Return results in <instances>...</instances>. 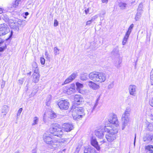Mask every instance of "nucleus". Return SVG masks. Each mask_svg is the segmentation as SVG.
Returning <instances> with one entry per match:
<instances>
[{
  "mask_svg": "<svg viewBox=\"0 0 153 153\" xmlns=\"http://www.w3.org/2000/svg\"><path fill=\"white\" fill-rule=\"evenodd\" d=\"M99 100V98H97L95 103L91 104V112H93L96 106L98 105V102Z\"/></svg>",
  "mask_w": 153,
  "mask_h": 153,
  "instance_id": "nucleus-21",
  "label": "nucleus"
},
{
  "mask_svg": "<svg viewBox=\"0 0 153 153\" xmlns=\"http://www.w3.org/2000/svg\"><path fill=\"white\" fill-rule=\"evenodd\" d=\"M150 79H153V69L151 71L150 74Z\"/></svg>",
  "mask_w": 153,
  "mask_h": 153,
  "instance_id": "nucleus-48",
  "label": "nucleus"
},
{
  "mask_svg": "<svg viewBox=\"0 0 153 153\" xmlns=\"http://www.w3.org/2000/svg\"><path fill=\"white\" fill-rule=\"evenodd\" d=\"M79 148L78 147H77L76 148V150L75 152V153H78L79 151Z\"/></svg>",
  "mask_w": 153,
  "mask_h": 153,
  "instance_id": "nucleus-51",
  "label": "nucleus"
},
{
  "mask_svg": "<svg viewBox=\"0 0 153 153\" xmlns=\"http://www.w3.org/2000/svg\"><path fill=\"white\" fill-rule=\"evenodd\" d=\"M75 85H71L70 86L66 87L64 90V92L65 93L70 95L73 93L75 91Z\"/></svg>",
  "mask_w": 153,
  "mask_h": 153,
  "instance_id": "nucleus-11",
  "label": "nucleus"
},
{
  "mask_svg": "<svg viewBox=\"0 0 153 153\" xmlns=\"http://www.w3.org/2000/svg\"><path fill=\"white\" fill-rule=\"evenodd\" d=\"M127 42V41L123 39V42H122V45H125L126 44Z\"/></svg>",
  "mask_w": 153,
  "mask_h": 153,
  "instance_id": "nucleus-49",
  "label": "nucleus"
},
{
  "mask_svg": "<svg viewBox=\"0 0 153 153\" xmlns=\"http://www.w3.org/2000/svg\"><path fill=\"white\" fill-rule=\"evenodd\" d=\"M22 108H20L19 110L17 112V116L18 117V116H19L22 112Z\"/></svg>",
  "mask_w": 153,
  "mask_h": 153,
  "instance_id": "nucleus-40",
  "label": "nucleus"
},
{
  "mask_svg": "<svg viewBox=\"0 0 153 153\" xmlns=\"http://www.w3.org/2000/svg\"><path fill=\"white\" fill-rule=\"evenodd\" d=\"M136 139V134H135V137H134V145H135V144Z\"/></svg>",
  "mask_w": 153,
  "mask_h": 153,
  "instance_id": "nucleus-60",
  "label": "nucleus"
},
{
  "mask_svg": "<svg viewBox=\"0 0 153 153\" xmlns=\"http://www.w3.org/2000/svg\"><path fill=\"white\" fill-rule=\"evenodd\" d=\"M28 15H29V13L28 12H26L25 13V15L26 16H27Z\"/></svg>",
  "mask_w": 153,
  "mask_h": 153,
  "instance_id": "nucleus-61",
  "label": "nucleus"
},
{
  "mask_svg": "<svg viewBox=\"0 0 153 153\" xmlns=\"http://www.w3.org/2000/svg\"><path fill=\"white\" fill-rule=\"evenodd\" d=\"M50 131L51 134L58 137H60L63 135V132L61 126L57 123L51 124Z\"/></svg>",
  "mask_w": 153,
  "mask_h": 153,
  "instance_id": "nucleus-4",
  "label": "nucleus"
},
{
  "mask_svg": "<svg viewBox=\"0 0 153 153\" xmlns=\"http://www.w3.org/2000/svg\"><path fill=\"white\" fill-rule=\"evenodd\" d=\"M32 66H33V70L34 71L36 70H37L38 71H39L37 64L36 62H33L32 64Z\"/></svg>",
  "mask_w": 153,
  "mask_h": 153,
  "instance_id": "nucleus-27",
  "label": "nucleus"
},
{
  "mask_svg": "<svg viewBox=\"0 0 153 153\" xmlns=\"http://www.w3.org/2000/svg\"><path fill=\"white\" fill-rule=\"evenodd\" d=\"M4 50V48H3L1 47H0V52H2Z\"/></svg>",
  "mask_w": 153,
  "mask_h": 153,
  "instance_id": "nucleus-53",
  "label": "nucleus"
},
{
  "mask_svg": "<svg viewBox=\"0 0 153 153\" xmlns=\"http://www.w3.org/2000/svg\"><path fill=\"white\" fill-rule=\"evenodd\" d=\"M54 51L55 55H56L59 54V50L57 47H56L54 48Z\"/></svg>",
  "mask_w": 153,
  "mask_h": 153,
  "instance_id": "nucleus-35",
  "label": "nucleus"
},
{
  "mask_svg": "<svg viewBox=\"0 0 153 153\" xmlns=\"http://www.w3.org/2000/svg\"><path fill=\"white\" fill-rule=\"evenodd\" d=\"M130 34L126 33V35L123 39L127 41V40L129 37Z\"/></svg>",
  "mask_w": 153,
  "mask_h": 153,
  "instance_id": "nucleus-37",
  "label": "nucleus"
},
{
  "mask_svg": "<svg viewBox=\"0 0 153 153\" xmlns=\"http://www.w3.org/2000/svg\"><path fill=\"white\" fill-rule=\"evenodd\" d=\"M74 100L78 104H79L83 101V98L80 95H76L75 96Z\"/></svg>",
  "mask_w": 153,
  "mask_h": 153,
  "instance_id": "nucleus-19",
  "label": "nucleus"
},
{
  "mask_svg": "<svg viewBox=\"0 0 153 153\" xmlns=\"http://www.w3.org/2000/svg\"><path fill=\"white\" fill-rule=\"evenodd\" d=\"M146 149L148 150L147 153H153V146L148 145L146 147Z\"/></svg>",
  "mask_w": 153,
  "mask_h": 153,
  "instance_id": "nucleus-22",
  "label": "nucleus"
},
{
  "mask_svg": "<svg viewBox=\"0 0 153 153\" xmlns=\"http://www.w3.org/2000/svg\"><path fill=\"white\" fill-rule=\"evenodd\" d=\"M43 139L44 142L48 145V147L51 149L57 148L60 146L58 140L51 137V135H44Z\"/></svg>",
  "mask_w": 153,
  "mask_h": 153,
  "instance_id": "nucleus-1",
  "label": "nucleus"
},
{
  "mask_svg": "<svg viewBox=\"0 0 153 153\" xmlns=\"http://www.w3.org/2000/svg\"><path fill=\"white\" fill-rule=\"evenodd\" d=\"M76 89L77 91H79L83 87V85L82 84L80 83L79 82L76 83Z\"/></svg>",
  "mask_w": 153,
  "mask_h": 153,
  "instance_id": "nucleus-25",
  "label": "nucleus"
},
{
  "mask_svg": "<svg viewBox=\"0 0 153 153\" xmlns=\"http://www.w3.org/2000/svg\"><path fill=\"white\" fill-rule=\"evenodd\" d=\"M98 16L97 15H96L93 16L91 19V21H94L98 17Z\"/></svg>",
  "mask_w": 153,
  "mask_h": 153,
  "instance_id": "nucleus-41",
  "label": "nucleus"
},
{
  "mask_svg": "<svg viewBox=\"0 0 153 153\" xmlns=\"http://www.w3.org/2000/svg\"><path fill=\"white\" fill-rule=\"evenodd\" d=\"M148 128L149 130L152 131L153 130V126L152 124H149L148 126Z\"/></svg>",
  "mask_w": 153,
  "mask_h": 153,
  "instance_id": "nucleus-39",
  "label": "nucleus"
},
{
  "mask_svg": "<svg viewBox=\"0 0 153 153\" xmlns=\"http://www.w3.org/2000/svg\"><path fill=\"white\" fill-rule=\"evenodd\" d=\"M59 107L62 110H67L69 108L70 104L67 100H61L58 103Z\"/></svg>",
  "mask_w": 153,
  "mask_h": 153,
  "instance_id": "nucleus-9",
  "label": "nucleus"
},
{
  "mask_svg": "<svg viewBox=\"0 0 153 153\" xmlns=\"http://www.w3.org/2000/svg\"><path fill=\"white\" fill-rule=\"evenodd\" d=\"M77 76L76 73H73L67 78L64 82V83L66 84L71 82Z\"/></svg>",
  "mask_w": 153,
  "mask_h": 153,
  "instance_id": "nucleus-17",
  "label": "nucleus"
},
{
  "mask_svg": "<svg viewBox=\"0 0 153 153\" xmlns=\"http://www.w3.org/2000/svg\"><path fill=\"white\" fill-rule=\"evenodd\" d=\"M32 153H36V151L35 149H34L32 150Z\"/></svg>",
  "mask_w": 153,
  "mask_h": 153,
  "instance_id": "nucleus-59",
  "label": "nucleus"
},
{
  "mask_svg": "<svg viewBox=\"0 0 153 153\" xmlns=\"http://www.w3.org/2000/svg\"><path fill=\"white\" fill-rule=\"evenodd\" d=\"M32 76V81L33 82L35 83L38 82L39 79V71H38L37 70H34Z\"/></svg>",
  "mask_w": 153,
  "mask_h": 153,
  "instance_id": "nucleus-14",
  "label": "nucleus"
},
{
  "mask_svg": "<svg viewBox=\"0 0 153 153\" xmlns=\"http://www.w3.org/2000/svg\"><path fill=\"white\" fill-rule=\"evenodd\" d=\"M108 134L105 135V137L108 142H112L116 138V134L118 132V129L116 127L114 126H108L107 128H106Z\"/></svg>",
  "mask_w": 153,
  "mask_h": 153,
  "instance_id": "nucleus-2",
  "label": "nucleus"
},
{
  "mask_svg": "<svg viewBox=\"0 0 153 153\" xmlns=\"http://www.w3.org/2000/svg\"><path fill=\"white\" fill-rule=\"evenodd\" d=\"M152 134H147L143 138V141L146 143L152 142Z\"/></svg>",
  "mask_w": 153,
  "mask_h": 153,
  "instance_id": "nucleus-18",
  "label": "nucleus"
},
{
  "mask_svg": "<svg viewBox=\"0 0 153 153\" xmlns=\"http://www.w3.org/2000/svg\"><path fill=\"white\" fill-rule=\"evenodd\" d=\"M1 36L0 35V36ZM3 42L4 41H3V40L2 39H1V38H0V44H1V43H3Z\"/></svg>",
  "mask_w": 153,
  "mask_h": 153,
  "instance_id": "nucleus-58",
  "label": "nucleus"
},
{
  "mask_svg": "<svg viewBox=\"0 0 153 153\" xmlns=\"http://www.w3.org/2000/svg\"><path fill=\"white\" fill-rule=\"evenodd\" d=\"M84 153H97L94 148L89 147L85 148L84 151Z\"/></svg>",
  "mask_w": 153,
  "mask_h": 153,
  "instance_id": "nucleus-20",
  "label": "nucleus"
},
{
  "mask_svg": "<svg viewBox=\"0 0 153 153\" xmlns=\"http://www.w3.org/2000/svg\"><path fill=\"white\" fill-rule=\"evenodd\" d=\"M143 5L142 3H140V4L138 6V8L137 9V11L143 12Z\"/></svg>",
  "mask_w": 153,
  "mask_h": 153,
  "instance_id": "nucleus-33",
  "label": "nucleus"
},
{
  "mask_svg": "<svg viewBox=\"0 0 153 153\" xmlns=\"http://www.w3.org/2000/svg\"><path fill=\"white\" fill-rule=\"evenodd\" d=\"M58 25V22L56 20H55L54 21V26L55 27L57 26Z\"/></svg>",
  "mask_w": 153,
  "mask_h": 153,
  "instance_id": "nucleus-45",
  "label": "nucleus"
},
{
  "mask_svg": "<svg viewBox=\"0 0 153 153\" xmlns=\"http://www.w3.org/2000/svg\"><path fill=\"white\" fill-rule=\"evenodd\" d=\"M40 62L42 65H44L45 64V60L44 58L41 57L40 58Z\"/></svg>",
  "mask_w": 153,
  "mask_h": 153,
  "instance_id": "nucleus-38",
  "label": "nucleus"
},
{
  "mask_svg": "<svg viewBox=\"0 0 153 153\" xmlns=\"http://www.w3.org/2000/svg\"><path fill=\"white\" fill-rule=\"evenodd\" d=\"M3 13V10L2 9L0 8V14L1 13Z\"/></svg>",
  "mask_w": 153,
  "mask_h": 153,
  "instance_id": "nucleus-62",
  "label": "nucleus"
},
{
  "mask_svg": "<svg viewBox=\"0 0 153 153\" xmlns=\"http://www.w3.org/2000/svg\"><path fill=\"white\" fill-rule=\"evenodd\" d=\"M56 117V114L53 112H51V114L50 115V117L51 119H52Z\"/></svg>",
  "mask_w": 153,
  "mask_h": 153,
  "instance_id": "nucleus-34",
  "label": "nucleus"
},
{
  "mask_svg": "<svg viewBox=\"0 0 153 153\" xmlns=\"http://www.w3.org/2000/svg\"><path fill=\"white\" fill-rule=\"evenodd\" d=\"M148 115L150 118L151 120H153V108L151 109L150 112L148 114Z\"/></svg>",
  "mask_w": 153,
  "mask_h": 153,
  "instance_id": "nucleus-28",
  "label": "nucleus"
},
{
  "mask_svg": "<svg viewBox=\"0 0 153 153\" xmlns=\"http://www.w3.org/2000/svg\"><path fill=\"white\" fill-rule=\"evenodd\" d=\"M105 12H103L102 13H101L100 14V16H101L102 15H104L105 14Z\"/></svg>",
  "mask_w": 153,
  "mask_h": 153,
  "instance_id": "nucleus-57",
  "label": "nucleus"
},
{
  "mask_svg": "<svg viewBox=\"0 0 153 153\" xmlns=\"http://www.w3.org/2000/svg\"><path fill=\"white\" fill-rule=\"evenodd\" d=\"M72 116L74 119H81L85 115V109L81 107H76L73 109Z\"/></svg>",
  "mask_w": 153,
  "mask_h": 153,
  "instance_id": "nucleus-5",
  "label": "nucleus"
},
{
  "mask_svg": "<svg viewBox=\"0 0 153 153\" xmlns=\"http://www.w3.org/2000/svg\"><path fill=\"white\" fill-rule=\"evenodd\" d=\"M10 29L8 26L5 23L0 24V35L4 36L10 32Z\"/></svg>",
  "mask_w": 153,
  "mask_h": 153,
  "instance_id": "nucleus-8",
  "label": "nucleus"
},
{
  "mask_svg": "<svg viewBox=\"0 0 153 153\" xmlns=\"http://www.w3.org/2000/svg\"><path fill=\"white\" fill-rule=\"evenodd\" d=\"M8 111V107L6 105H4L2 107L1 113H5L4 115H6V114L7 113Z\"/></svg>",
  "mask_w": 153,
  "mask_h": 153,
  "instance_id": "nucleus-23",
  "label": "nucleus"
},
{
  "mask_svg": "<svg viewBox=\"0 0 153 153\" xmlns=\"http://www.w3.org/2000/svg\"><path fill=\"white\" fill-rule=\"evenodd\" d=\"M127 4L124 3H120L119 4V6L121 9H124L126 7Z\"/></svg>",
  "mask_w": 153,
  "mask_h": 153,
  "instance_id": "nucleus-32",
  "label": "nucleus"
},
{
  "mask_svg": "<svg viewBox=\"0 0 153 153\" xmlns=\"http://www.w3.org/2000/svg\"><path fill=\"white\" fill-rule=\"evenodd\" d=\"M108 121L109 122L115 125V126L117 128V126H119V122L117 119V116L113 114L109 118Z\"/></svg>",
  "mask_w": 153,
  "mask_h": 153,
  "instance_id": "nucleus-10",
  "label": "nucleus"
},
{
  "mask_svg": "<svg viewBox=\"0 0 153 153\" xmlns=\"http://www.w3.org/2000/svg\"><path fill=\"white\" fill-rule=\"evenodd\" d=\"M128 90L129 93L131 95L135 96L136 94L137 88L136 85H131L129 86Z\"/></svg>",
  "mask_w": 153,
  "mask_h": 153,
  "instance_id": "nucleus-12",
  "label": "nucleus"
},
{
  "mask_svg": "<svg viewBox=\"0 0 153 153\" xmlns=\"http://www.w3.org/2000/svg\"><path fill=\"white\" fill-rule=\"evenodd\" d=\"M133 27L134 25L133 24H131L128 28V31H127L126 33L130 34Z\"/></svg>",
  "mask_w": 153,
  "mask_h": 153,
  "instance_id": "nucleus-30",
  "label": "nucleus"
},
{
  "mask_svg": "<svg viewBox=\"0 0 153 153\" xmlns=\"http://www.w3.org/2000/svg\"><path fill=\"white\" fill-rule=\"evenodd\" d=\"M62 127L64 131L66 132H69L72 130L74 128L72 124L65 123L62 126Z\"/></svg>",
  "mask_w": 153,
  "mask_h": 153,
  "instance_id": "nucleus-13",
  "label": "nucleus"
},
{
  "mask_svg": "<svg viewBox=\"0 0 153 153\" xmlns=\"http://www.w3.org/2000/svg\"><path fill=\"white\" fill-rule=\"evenodd\" d=\"M108 126L105 125L104 126H102L98 129L95 131V135L100 139H102L104 136V132H106V128H107Z\"/></svg>",
  "mask_w": 153,
  "mask_h": 153,
  "instance_id": "nucleus-7",
  "label": "nucleus"
},
{
  "mask_svg": "<svg viewBox=\"0 0 153 153\" xmlns=\"http://www.w3.org/2000/svg\"><path fill=\"white\" fill-rule=\"evenodd\" d=\"M149 104L151 106L153 107V98H152L150 100Z\"/></svg>",
  "mask_w": 153,
  "mask_h": 153,
  "instance_id": "nucleus-43",
  "label": "nucleus"
},
{
  "mask_svg": "<svg viewBox=\"0 0 153 153\" xmlns=\"http://www.w3.org/2000/svg\"><path fill=\"white\" fill-rule=\"evenodd\" d=\"M131 112V109L129 108H127L126 110L123 114L122 117V129L123 130L125 127L127 125L129 122V117Z\"/></svg>",
  "mask_w": 153,
  "mask_h": 153,
  "instance_id": "nucleus-6",
  "label": "nucleus"
},
{
  "mask_svg": "<svg viewBox=\"0 0 153 153\" xmlns=\"http://www.w3.org/2000/svg\"><path fill=\"white\" fill-rule=\"evenodd\" d=\"M88 76L90 79L94 82L102 83L106 79V75L105 73L94 72L90 73Z\"/></svg>",
  "mask_w": 153,
  "mask_h": 153,
  "instance_id": "nucleus-3",
  "label": "nucleus"
},
{
  "mask_svg": "<svg viewBox=\"0 0 153 153\" xmlns=\"http://www.w3.org/2000/svg\"><path fill=\"white\" fill-rule=\"evenodd\" d=\"M114 81L111 82L110 84L108 85V89H111L113 88L114 85Z\"/></svg>",
  "mask_w": 153,
  "mask_h": 153,
  "instance_id": "nucleus-36",
  "label": "nucleus"
},
{
  "mask_svg": "<svg viewBox=\"0 0 153 153\" xmlns=\"http://www.w3.org/2000/svg\"><path fill=\"white\" fill-rule=\"evenodd\" d=\"M108 0H102V2L103 3H107Z\"/></svg>",
  "mask_w": 153,
  "mask_h": 153,
  "instance_id": "nucleus-56",
  "label": "nucleus"
},
{
  "mask_svg": "<svg viewBox=\"0 0 153 153\" xmlns=\"http://www.w3.org/2000/svg\"><path fill=\"white\" fill-rule=\"evenodd\" d=\"M92 22V21H91V19L90 20L88 21L86 23V25H90L91 23Z\"/></svg>",
  "mask_w": 153,
  "mask_h": 153,
  "instance_id": "nucleus-47",
  "label": "nucleus"
},
{
  "mask_svg": "<svg viewBox=\"0 0 153 153\" xmlns=\"http://www.w3.org/2000/svg\"><path fill=\"white\" fill-rule=\"evenodd\" d=\"M86 83L90 88L96 90L99 88L98 85L92 81L88 82Z\"/></svg>",
  "mask_w": 153,
  "mask_h": 153,
  "instance_id": "nucleus-16",
  "label": "nucleus"
},
{
  "mask_svg": "<svg viewBox=\"0 0 153 153\" xmlns=\"http://www.w3.org/2000/svg\"><path fill=\"white\" fill-rule=\"evenodd\" d=\"M45 56H46V58H47V59H50V57L49 56V55L48 54V52L47 51H45Z\"/></svg>",
  "mask_w": 153,
  "mask_h": 153,
  "instance_id": "nucleus-42",
  "label": "nucleus"
},
{
  "mask_svg": "<svg viewBox=\"0 0 153 153\" xmlns=\"http://www.w3.org/2000/svg\"><path fill=\"white\" fill-rule=\"evenodd\" d=\"M13 35V32L12 31H11L10 35H9V37L6 39L7 40H8L10 38H11L12 35Z\"/></svg>",
  "mask_w": 153,
  "mask_h": 153,
  "instance_id": "nucleus-46",
  "label": "nucleus"
},
{
  "mask_svg": "<svg viewBox=\"0 0 153 153\" xmlns=\"http://www.w3.org/2000/svg\"><path fill=\"white\" fill-rule=\"evenodd\" d=\"M87 77L88 75L87 74H82L81 76L80 79L82 80H85L87 79Z\"/></svg>",
  "mask_w": 153,
  "mask_h": 153,
  "instance_id": "nucleus-29",
  "label": "nucleus"
},
{
  "mask_svg": "<svg viewBox=\"0 0 153 153\" xmlns=\"http://www.w3.org/2000/svg\"><path fill=\"white\" fill-rule=\"evenodd\" d=\"M51 100V96L49 95L48 96V97L46 100V105L47 106H48L49 105L50 102Z\"/></svg>",
  "mask_w": 153,
  "mask_h": 153,
  "instance_id": "nucleus-31",
  "label": "nucleus"
},
{
  "mask_svg": "<svg viewBox=\"0 0 153 153\" xmlns=\"http://www.w3.org/2000/svg\"><path fill=\"white\" fill-rule=\"evenodd\" d=\"M151 79V84L152 85H153V79Z\"/></svg>",
  "mask_w": 153,
  "mask_h": 153,
  "instance_id": "nucleus-55",
  "label": "nucleus"
},
{
  "mask_svg": "<svg viewBox=\"0 0 153 153\" xmlns=\"http://www.w3.org/2000/svg\"><path fill=\"white\" fill-rule=\"evenodd\" d=\"M105 142V141L104 140H103L102 141H101L99 142V143H100V144H102V143Z\"/></svg>",
  "mask_w": 153,
  "mask_h": 153,
  "instance_id": "nucleus-54",
  "label": "nucleus"
},
{
  "mask_svg": "<svg viewBox=\"0 0 153 153\" xmlns=\"http://www.w3.org/2000/svg\"><path fill=\"white\" fill-rule=\"evenodd\" d=\"M85 12L86 14H87L88 13L89 10V9H85Z\"/></svg>",
  "mask_w": 153,
  "mask_h": 153,
  "instance_id": "nucleus-52",
  "label": "nucleus"
},
{
  "mask_svg": "<svg viewBox=\"0 0 153 153\" xmlns=\"http://www.w3.org/2000/svg\"><path fill=\"white\" fill-rule=\"evenodd\" d=\"M31 74V72L30 71L29 72V73H28V74L30 75Z\"/></svg>",
  "mask_w": 153,
  "mask_h": 153,
  "instance_id": "nucleus-63",
  "label": "nucleus"
},
{
  "mask_svg": "<svg viewBox=\"0 0 153 153\" xmlns=\"http://www.w3.org/2000/svg\"><path fill=\"white\" fill-rule=\"evenodd\" d=\"M91 143L97 150H100V147L98 144L97 139L95 137H92L91 140Z\"/></svg>",
  "mask_w": 153,
  "mask_h": 153,
  "instance_id": "nucleus-15",
  "label": "nucleus"
},
{
  "mask_svg": "<svg viewBox=\"0 0 153 153\" xmlns=\"http://www.w3.org/2000/svg\"><path fill=\"white\" fill-rule=\"evenodd\" d=\"M152 142H153V134H152Z\"/></svg>",
  "mask_w": 153,
  "mask_h": 153,
  "instance_id": "nucleus-64",
  "label": "nucleus"
},
{
  "mask_svg": "<svg viewBox=\"0 0 153 153\" xmlns=\"http://www.w3.org/2000/svg\"><path fill=\"white\" fill-rule=\"evenodd\" d=\"M19 83L20 84H22L23 83V81L22 80V79H19Z\"/></svg>",
  "mask_w": 153,
  "mask_h": 153,
  "instance_id": "nucleus-50",
  "label": "nucleus"
},
{
  "mask_svg": "<svg viewBox=\"0 0 153 153\" xmlns=\"http://www.w3.org/2000/svg\"><path fill=\"white\" fill-rule=\"evenodd\" d=\"M39 121V118L37 117H35L33 118V122L32 125L34 126L38 124Z\"/></svg>",
  "mask_w": 153,
  "mask_h": 153,
  "instance_id": "nucleus-26",
  "label": "nucleus"
},
{
  "mask_svg": "<svg viewBox=\"0 0 153 153\" xmlns=\"http://www.w3.org/2000/svg\"><path fill=\"white\" fill-rule=\"evenodd\" d=\"M142 13L143 12H142L137 11V13L135 18V19L136 21L139 20L141 16V15Z\"/></svg>",
  "mask_w": 153,
  "mask_h": 153,
  "instance_id": "nucleus-24",
  "label": "nucleus"
},
{
  "mask_svg": "<svg viewBox=\"0 0 153 153\" xmlns=\"http://www.w3.org/2000/svg\"><path fill=\"white\" fill-rule=\"evenodd\" d=\"M19 4V0H16L14 4L13 5V7H16L18 6Z\"/></svg>",
  "mask_w": 153,
  "mask_h": 153,
  "instance_id": "nucleus-44",
  "label": "nucleus"
}]
</instances>
